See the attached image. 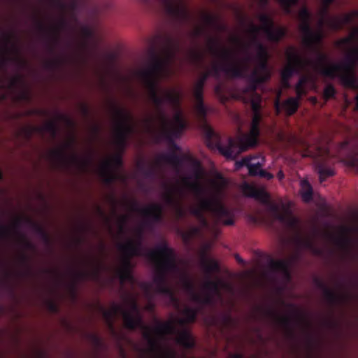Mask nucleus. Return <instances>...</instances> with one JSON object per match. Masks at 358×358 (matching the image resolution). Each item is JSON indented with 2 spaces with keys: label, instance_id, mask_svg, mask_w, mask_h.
Masks as SVG:
<instances>
[{
  "label": "nucleus",
  "instance_id": "9b49d317",
  "mask_svg": "<svg viewBox=\"0 0 358 358\" xmlns=\"http://www.w3.org/2000/svg\"><path fill=\"white\" fill-rule=\"evenodd\" d=\"M145 257L154 264H157L167 274L177 273L180 271L175 251L165 241L157 245L155 250H148L145 252Z\"/></svg>",
  "mask_w": 358,
  "mask_h": 358
},
{
  "label": "nucleus",
  "instance_id": "3c124183",
  "mask_svg": "<svg viewBox=\"0 0 358 358\" xmlns=\"http://www.w3.org/2000/svg\"><path fill=\"white\" fill-rule=\"evenodd\" d=\"M183 182L185 183V186L188 187L189 189H191L192 192H194L196 194H203V189L201 186L198 182H189V178H183Z\"/></svg>",
  "mask_w": 358,
  "mask_h": 358
},
{
  "label": "nucleus",
  "instance_id": "a18cd8bd",
  "mask_svg": "<svg viewBox=\"0 0 358 358\" xmlns=\"http://www.w3.org/2000/svg\"><path fill=\"white\" fill-rule=\"evenodd\" d=\"M213 294L206 293L202 296L199 294H195L194 295L193 301L203 305H211L213 303Z\"/></svg>",
  "mask_w": 358,
  "mask_h": 358
},
{
  "label": "nucleus",
  "instance_id": "4c0bfd02",
  "mask_svg": "<svg viewBox=\"0 0 358 358\" xmlns=\"http://www.w3.org/2000/svg\"><path fill=\"white\" fill-rule=\"evenodd\" d=\"M198 312L199 310L196 308L186 307L183 310L184 318L178 319L177 322L180 325L194 322L196 320Z\"/></svg>",
  "mask_w": 358,
  "mask_h": 358
},
{
  "label": "nucleus",
  "instance_id": "f257e3e1",
  "mask_svg": "<svg viewBox=\"0 0 358 358\" xmlns=\"http://www.w3.org/2000/svg\"><path fill=\"white\" fill-rule=\"evenodd\" d=\"M180 47L178 40L170 36L166 38L163 57L159 56L154 50L150 53V62L147 68L139 71V76L147 88L149 97L155 106L157 120L160 123L162 133L169 141L179 138L186 127V124L180 113L174 117V125L170 127V122L164 109L165 103L173 108H178L180 104V93L176 90H166L164 96H159L157 89L160 80L171 73V66L176 59Z\"/></svg>",
  "mask_w": 358,
  "mask_h": 358
},
{
  "label": "nucleus",
  "instance_id": "412c9836",
  "mask_svg": "<svg viewBox=\"0 0 358 358\" xmlns=\"http://www.w3.org/2000/svg\"><path fill=\"white\" fill-rule=\"evenodd\" d=\"M166 7V12L180 22L187 21L189 18V13L182 2V0H159Z\"/></svg>",
  "mask_w": 358,
  "mask_h": 358
},
{
  "label": "nucleus",
  "instance_id": "603ef678",
  "mask_svg": "<svg viewBox=\"0 0 358 358\" xmlns=\"http://www.w3.org/2000/svg\"><path fill=\"white\" fill-rule=\"evenodd\" d=\"M138 168L145 178H153L156 175V171L153 166L147 167L143 164H140Z\"/></svg>",
  "mask_w": 358,
  "mask_h": 358
},
{
  "label": "nucleus",
  "instance_id": "5fc2aeb1",
  "mask_svg": "<svg viewBox=\"0 0 358 358\" xmlns=\"http://www.w3.org/2000/svg\"><path fill=\"white\" fill-rule=\"evenodd\" d=\"M262 30V27H259L255 25L252 22L250 24V27L248 29V33L251 36L250 43L249 44L255 43V38H258V34L259 31ZM244 43H242V45Z\"/></svg>",
  "mask_w": 358,
  "mask_h": 358
},
{
  "label": "nucleus",
  "instance_id": "e433bc0d",
  "mask_svg": "<svg viewBox=\"0 0 358 358\" xmlns=\"http://www.w3.org/2000/svg\"><path fill=\"white\" fill-rule=\"evenodd\" d=\"M64 20H62L60 22L59 26H54L52 27L49 31L50 33V50L51 52L55 51V47L60 42V29L62 27H64L65 24Z\"/></svg>",
  "mask_w": 358,
  "mask_h": 358
},
{
  "label": "nucleus",
  "instance_id": "473e14b6",
  "mask_svg": "<svg viewBox=\"0 0 358 358\" xmlns=\"http://www.w3.org/2000/svg\"><path fill=\"white\" fill-rule=\"evenodd\" d=\"M12 50L17 55L16 57H7V56L2 55L1 52H0V54H1L0 64H1V66H6L8 62L12 61V62H15L20 67L24 66L27 64V62L20 57V55H20V49L14 43L12 45Z\"/></svg>",
  "mask_w": 358,
  "mask_h": 358
},
{
  "label": "nucleus",
  "instance_id": "423d86ee",
  "mask_svg": "<svg viewBox=\"0 0 358 358\" xmlns=\"http://www.w3.org/2000/svg\"><path fill=\"white\" fill-rule=\"evenodd\" d=\"M219 48V41L210 38L208 49L213 55L220 57L222 62L214 63L211 69L206 72H209L210 76H213L215 78H220V72H224L233 78H245V69L237 64L234 53L225 48H222L220 51Z\"/></svg>",
  "mask_w": 358,
  "mask_h": 358
},
{
  "label": "nucleus",
  "instance_id": "f3484780",
  "mask_svg": "<svg viewBox=\"0 0 358 358\" xmlns=\"http://www.w3.org/2000/svg\"><path fill=\"white\" fill-rule=\"evenodd\" d=\"M129 205L132 211L140 213L145 217L148 226L161 222L163 220L164 208L161 204L152 203L146 208H141L138 202L133 200L129 202Z\"/></svg>",
  "mask_w": 358,
  "mask_h": 358
},
{
  "label": "nucleus",
  "instance_id": "13d9d810",
  "mask_svg": "<svg viewBox=\"0 0 358 358\" xmlns=\"http://www.w3.org/2000/svg\"><path fill=\"white\" fill-rule=\"evenodd\" d=\"M200 228L198 227H192L189 231L185 233L182 236L185 241H189L194 236L200 233Z\"/></svg>",
  "mask_w": 358,
  "mask_h": 358
},
{
  "label": "nucleus",
  "instance_id": "69168bd1",
  "mask_svg": "<svg viewBox=\"0 0 358 358\" xmlns=\"http://www.w3.org/2000/svg\"><path fill=\"white\" fill-rule=\"evenodd\" d=\"M204 22L208 26H215L217 22V18L212 15H206L204 16Z\"/></svg>",
  "mask_w": 358,
  "mask_h": 358
},
{
  "label": "nucleus",
  "instance_id": "a211bd4d",
  "mask_svg": "<svg viewBox=\"0 0 358 358\" xmlns=\"http://www.w3.org/2000/svg\"><path fill=\"white\" fill-rule=\"evenodd\" d=\"M156 268V274L153 278V282L155 285L156 292L167 296L171 301L178 304V300L175 295L172 288L169 285L167 273L164 272L157 264H155Z\"/></svg>",
  "mask_w": 358,
  "mask_h": 358
},
{
  "label": "nucleus",
  "instance_id": "0e129e2a",
  "mask_svg": "<svg viewBox=\"0 0 358 358\" xmlns=\"http://www.w3.org/2000/svg\"><path fill=\"white\" fill-rule=\"evenodd\" d=\"M203 89L199 88L198 87L194 86V96L196 102L203 101Z\"/></svg>",
  "mask_w": 358,
  "mask_h": 358
},
{
  "label": "nucleus",
  "instance_id": "6e6d98bb",
  "mask_svg": "<svg viewBox=\"0 0 358 358\" xmlns=\"http://www.w3.org/2000/svg\"><path fill=\"white\" fill-rule=\"evenodd\" d=\"M24 81L22 76L18 74L10 78L9 82V87L10 88H16L20 85H24Z\"/></svg>",
  "mask_w": 358,
  "mask_h": 358
},
{
  "label": "nucleus",
  "instance_id": "338daca9",
  "mask_svg": "<svg viewBox=\"0 0 358 358\" xmlns=\"http://www.w3.org/2000/svg\"><path fill=\"white\" fill-rule=\"evenodd\" d=\"M256 176H259L260 178H266L267 180H271L273 178V175L265 170H264L262 168L259 169L257 172Z\"/></svg>",
  "mask_w": 358,
  "mask_h": 358
},
{
  "label": "nucleus",
  "instance_id": "6e6552de",
  "mask_svg": "<svg viewBox=\"0 0 358 358\" xmlns=\"http://www.w3.org/2000/svg\"><path fill=\"white\" fill-rule=\"evenodd\" d=\"M129 304L131 311L124 309L123 307H122L121 310V315L123 317L125 328L129 330H135L136 329L143 330V337L148 341L151 351L157 352L159 350L158 342L153 337L152 329L144 324L136 300L133 298L130 299Z\"/></svg>",
  "mask_w": 358,
  "mask_h": 358
},
{
  "label": "nucleus",
  "instance_id": "de8ad7c7",
  "mask_svg": "<svg viewBox=\"0 0 358 358\" xmlns=\"http://www.w3.org/2000/svg\"><path fill=\"white\" fill-rule=\"evenodd\" d=\"M303 191L301 193L302 199L305 202H310L313 199V188L307 181L303 182Z\"/></svg>",
  "mask_w": 358,
  "mask_h": 358
},
{
  "label": "nucleus",
  "instance_id": "c9c22d12",
  "mask_svg": "<svg viewBox=\"0 0 358 358\" xmlns=\"http://www.w3.org/2000/svg\"><path fill=\"white\" fill-rule=\"evenodd\" d=\"M296 241L299 246L310 250L314 255H320L322 254V250L316 247L314 241L311 238H304L299 234L296 238Z\"/></svg>",
  "mask_w": 358,
  "mask_h": 358
},
{
  "label": "nucleus",
  "instance_id": "c756f323",
  "mask_svg": "<svg viewBox=\"0 0 358 358\" xmlns=\"http://www.w3.org/2000/svg\"><path fill=\"white\" fill-rule=\"evenodd\" d=\"M99 174L102 178L103 182L110 185L117 180V175L112 170V164L110 161H104L99 168Z\"/></svg>",
  "mask_w": 358,
  "mask_h": 358
},
{
  "label": "nucleus",
  "instance_id": "f8f14e48",
  "mask_svg": "<svg viewBox=\"0 0 358 358\" xmlns=\"http://www.w3.org/2000/svg\"><path fill=\"white\" fill-rule=\"evenodd\" d=\"M112 108L117 119L115 125V143L121 150H124L127 145L129 136L134 131L133 126V117L124 108L119 107L115 102L112 103Z\"/></svg>",
  "mask_w": 358,
  "mask_h": 358
},
{
  "label": "nucleus",
  "instance_id": "09e8293b",
  "mask_svg": "<svg viewBox=\"0 0 358 358\" xmlns=\"http://www.w3.org/2000/svg\"><path fill=\"white\" fill-rule=\"evenodd\" d=\"M358 41V27L355 29L354 31L350 34L348 37L344 38L338 41V45H352L354 42Z\"/></svg>",
  "mask_w": 358,
  "mask_h": 358
},
{
  "label": "nucleus",
  "instance_id": "49530a36",
  "mask_svg": "<svg viewBox=\"0 0 358 358\" xmlns=\"http://www.w3.org/2000/svg\"><path fill=\"white\" fill-rule=\"evenodd\" d=\"M65 63V59L57 57L54 59L48 60L45 62V68L48 70L54 71Z\"/></svg>",
  "mask_w": 358,
  "mask_h": 358
},
{
  "label": "nucleus",
  "instance_id": "4be33fe9",
  "mask_svg": "<svg viewBox=\"0 0 358 358\" xmlns=\"http://www.w3.org/2000/svg\"><path fill=\"white\" fill-rule=\"evenodd\" d=\"M299 252H296L288 259H271L269 262L268 267L272 272L280 273L285 280H289L291 279L289 267L299 258Z\"/></svg>",
  "mask_w": 358,
  "mask_h": 358
},
{
  "label": "nucleus",
  "instance_id": "bb28decb",
  "mask_svg": "<svg viewBox=\"0 0 358 358\" xmlns=\"http://www.w3.org/2000/svg\"><path fill=\"white\" fill-rule=\"evenodd\" d=\"M327 25L334 31L342 29L345 25L350 24L353 20V16L351 14H345L341 17L328 16L327 18Z\"/></svg>",
  "mask_w": 358,
  "mask_h": 358
},
{
  "label": "nucleus",
  "instance_id": "1a4fd4ad",
  "mask_svg": "<svg viewBox=\"0 0 358 358\" xmlns=\"http://www.w3.org/2000/svg\"><path fill=\"white\" fill-rule=\"evenodd\" d=\"M143 231L141 229L138 231V238L136 241L129 240L124 244L119 245V250L124 254V257L122 262V266L117 271V275L121 284L127 281L132 282L134 277L131 273V258L134 256H144L145 252L142 246Z\"/></svg>",
  "mask_w": 358,
  "mask_h": 358
},
{
  "label": "nucleus",
  "instance_id": "2f4dec72",
  "mask_svg": "<svg viewBox=\"0 0 358 358\" xmlns=\"http://www.w3.org/2000/svg\"><path fill=\"white\" fill-rule=\"evenodd\" d=\"M103 317L105 319L109 329L111 330L113 333H115L113 324V319L115 315L118 313L121 314L122 306L113 304L111 309L106 310L103 308H101Z\"/></svg>",
  "mask_w": 358,
  "mask_h": 358
},
{
  "label": "nucleus",
  "instance_id": "5701e85b",
  "mask_svg": "<svg viewBox=\"0 0 358 358\" xmlns=\"http://www.w3.org/2000/svg\"><path fill=\"white\" fill-rule=\"evenodd\" d=\"M159 160L170 164L176 167L180 166L184 160H187L195 169L199 170L201 169V164L197 159L190 156L180 157L174 152L169 154L161 155L159 157Z\"/></svg>",
  "mask_w": 358,
  "mask_h": 358
},
{
  "label": "nucleus",
  "instance_id": "393cba45",
  "mask_svg": "<svg viewBox=\"0 0 358 358\" xmlns=\"http://www.w3.org/2000/svg\"><path fill=\"white\" fill-rule=\"evenodd\" d=\"M315 282L317 287L323 292L325 299L330 305L335 306L345 300L343 295L339 294L331 289L322 281L317 279Z\"/></svg>",
  "mask_w": 358,
  "mask_h": 358
},
{
  "label": "nucleus",
  "instance_id": "2eb2a0df",
  "mask_svg": "<svg viewBox=\"0 0 358 358\" xmlns=\"http://www.w3.org/2000/svg\"><path fill=\"white\" fill-rule=\"evenodd\" d=\"M259 20L262 22V31L264 33L268 41L278 43L286 36L287 29L282 26H275L273 20L267 14H261Z\"/></svg>",
  "mask_w": 358,
  "mask_h": 358
},
{
  "label": "nucleus",
  "instance_id": "aec40b11",
  "mask_svg": "<svg viewBox=\"0 0 358 358\" xmlns=\"http://www.w3.org/2000/svg\"><path fill=\"white\" fill-rule=\"evenodd\" d=\"M164 187L166 192L163 194V199L165 203L175 210L179 217H183L185 211L181 206L180 199L177 196L178 195L180 196L182 194V190L178 187L169 186L166 184L164 185Z\"/></svg>",
  "mask_w": 358,
  "mask_h": 358
},
{
  "label": "nucleus",
  "instance_id": "7c9ffc66",
  "mask_svg": "<svg viewBox=\"0 0 358 358\" xmlns=\"http://www.w3.org/2000/svg\"><path fill=\"white\" fill-rule=\"evenodd\" d=\"M99 273V270L96 269L93 273H89L85 271H76L73 273L75 280L69 285V289L71 294L73 298H76V290H77V282L79 280H85L88 278L90 276L98 277Z\"/></svg>",
  "mask_w": 358,
  "mask_h": 358
},
{
  "label": "nucleus",
  "instance_id": "72a5a7b5",
  "mask_svg": "<svg viewBox=\"0 0 358 358\" xmlns=\"http://www.w3.org/2000/svg\"><path fill=\"white\" fill-rule=\"evenodd\" d=\"M299 19L301 22L299 30L301 32L308 31L311 27L312 14L306 7H303L299 12Z\"/></svg>",
  "mask_w": 358,
  "mask_h": 358
},
{
  "label": "nucleus",
  "instance_id": "0eeeda50",
  "mask_svg": "<svg viewBox=\"0 0 358 358\" xmlns=\"http://www.w3.org/2000/svg\"><path fill=\"white\" fill-rule=\"evenodd\" d=\"M204 210L212 214L216 223L227 226H231L234 224V211L217 196L201 199L199 208H192L190 213L198 219L203 215Z\"/></svg>",
  "mask_w": 358,
  "mask_h": 358
},
{
  "label": "nucleus",
  "instance_id": "20e7f679",
  "mask_svg": "<svg viewBox=\"0 0 358 358\" xmlns=\"http://www.w3.org/2000/svg\"><path fill=\"white\" fill-rule=\"evenodd\" d=\"M251 45L257 49L256 59L257 64L250 73L248 74L245 72V78L247 81H250V88L255 90L258 88L259 85L267 82L271 78V73L268 64V50L259 38H255V43H253L243 45V49L245 52L243 62L245 67L252 61V56L249 53V48Z\"/></svg>",
  "mask_w": 358,
  "mask_h": 358
},
{
  "label": "nucleus",
  "instance_id": "052dcab7",
  "mask_svg": "<svg viewBox=\"0 0 358 358\" xmlns=\"http://www.w3.org/2000/svg\"><path fill=\"white\" fill-rule=\"evenodd\" d=\"M210 77V73L209 72H204L201 74L198 81L196 83L194 86L198 87L199 88L203 89L205 84Z\"/></svg>",
  "mask_w": 358,
  "mask_h": 358
},
{
  "label": "nucleus",
  "instance_id": "c03bdc74",
  "mask_svg": "<svg viewBox=\"0 0 358 358\" xmlns=\"http://www.w3.org/2000/svg\"><path fill=\"white\" fill-rule=\"evenodd\" d=\"M280 5L283 7L285 11L289 14L292 11V7L298 3L299 0H278ZM262 5H267L268 0H260Z\"/></svg>",
  "mask_w": 358,
  "mask_h": 358
},
{
  "label": "nucleus",
  "instance_id": "7ed1b4c3",
  "mask_svg": "<svg viewBox=\"0 0 358 358\" xmlns=\"http://www.w3.org/2000/svg\"><path fill=\"white\" fill-rule=\"evenodd\" d=\"M259 127L260 125L251 124L249 134L239 136L237 139L229 137L227 145L221 143L219 135L210 127L206 128L205 135L209 147H215L226 158L234 159L241 153L257 143L260 136Z\"/></svg>",
  "mask_w": 358,
  "mask_h": 358
},
{
  "label": "nucleus",
  "instance_id": "b1692460",
  "mask_svg": "<svg viewBox=\"0 0 358 358\" xmlns=\"http://www.w3.org/2000/svg\"><path fill=\"white\" fill-rule=\"evenodd\" d=\"M264 313L266 316L273 319L277 324L282 327L289 335H294V319L292 317L280 315L277 312L272 309L266 310Z\"/></svg>",
  "mask_w": 358,
  "mask_h": 358
},
{
  "label": "nucleus",
  "instance_id": "a19ab883",
  "mask_svg": "<svg viewBox=\"0 0 358 358\" xmlns=\"http://www.w3.org/2000/svg\"><path fill=\"white\" fill-rule=\"evenodd\" d=\"M203 287L208 294H219L220 290V281L213 280L210 278H208V280L203 285Z\"/></svg>",
  "mask_w": 358,
  "mask_h": 358
},
{
  "label": "nucleus",
  "instance_id": "f704fd0d",
  "mask_svg": "<svg viewBox=\"0 0 358 358\" xmlns=\"http://www.w3.org/2000/svg\"><path fill=\"white\" fill-rule=\"evenodd\" d=\"M201 264L203 267L208 278H210L213 273H218L220 271V265L215 259H208L203 253L201 258Z\"/></svg>",
  "mask_w": 358,
  "mask_h": 358
},
{
  "label": "nucleus",
  "instance_id": "ea45409f",
  "mask_svg": "<svg viewBox=\"0 0 358 358\" xmlns=\"http://www.w3.org/2000/svg\"><path fill=\"white\" fill-rule=\"evenodd\" d=\"M21 222L22 220L20 218H17L15 221V222L13 223V232H15V234H16L19 236L20 243L22 244L25 249L33 250L34 248V245L26 238L24 234H21L19 231V228L20 227Z\"/></svg>",
  "mask_w": 358,
  "mask_h": 358
},
{
  "label": "nucleus",
  "instance_id": "e2e57ef3",
  "mask_svg": "<svg viewBox=\"0 0 358 358\" xmlns=\"http://www.w3.org/2000/svg\"><path fill=\"white\" fill-rule=\"evenodd\" d=\"M13 230L10 227L2 225L0 227V238H8L10 236Z\"/></svg>",
  "mask_w": 358,
  "mask_h": 358
},
{
  "label": "nucleus",
  "instance_id": "9d476101",
  "mask_svg": "<svg viewBox=\"0 0 358 358\" xmlns=\"http://www.w3.org/2000/svg\"><path fill=\"white\" fill-rule=\"evenodd\" d=\"M75 143L76 138L73 136L62 148L52 150L50 157L60 166H75L80 171H85L92 162L91 158H81L75 152L71 155L66 153V150H73Z\"/></svg>",
  "mask_w": 358,
  "mask_h": 358
},
{
  "label": "nucleus",
  "instance_id": "680f3d73",
  "mask_svg": "<svg viewBox=\"0 0 358 358\" xmlns=\"http://www.w3.org/2000/svg\"><path fill=\"white\" fill-rule=\"evenodd\" d=\"M295 92L296 94V99H298V101L300 102L303 96L306 95L307 94V89L306 87L304 86H296L294 87Z\"/></svg>",
  "mask_w": 358,
  "mask_h": 358
},
{
  "label": "nucleus",
  "instance_id": "864d4df0",
  "mask_svg": "<svg viewBox=\"0 0 358 358\" xmlns=\"http://www.w3.org/2000/svg\"><path fill=\"white\" fill-rule=\"evenodd\" d=\"M195 110L197 115L202 120H205L207 115V108L203 101L196 102Z\"/></svg>",
  "mask_w": 358,
  "mask_h": 358
},
{
  "label": "nucleus",
  "instance_id": "6ab92c4d",
  "mask_svg": "<svg viewBox=\"0 0 358 358\" xmlns=\"http://www.w3.org/2000/svg\"><path fill=\"white\" fill-rule=\"evenodd\" d=\"M265 164V158L261 154L248 155L235 163L236 169H240L245 166L250 176H256L257 172L263 168Z\"/></svg>",
  "mask_w": 358,
  "mask_h": 358
},
{
  "label": "nucleus",
  "instance_id": "a878e982",
  "mask_svg": "<svg viewBox=\"0 0 358 358\" xmlns=\"http://www.w3.org/2000/svg\"><path fill=\"white\" fill-rule=\"evenodd\" d=\"M250 81H248V85L243 90V92L248 95L252 113H262V96L257 92V89L252 90L250 88Z\"/></svg>",
  "mask_w": 358,
  "mask_h": 358
},
{
  "label": "nucleus",
  "instance_id": "79ce46f5",
  "mask_svg": "<svg viewBox=\"0 0 358 358\" xmlns=\"http://www.w3.org/2000/svg\"><path fill=\"white\" fill-rule=\"evenodd\" d=\"M203 54L195 49H192L188 51L187 57L190 63L194 65H201L203 60Z\"/></svg>",
  "mask_w": 358,
  "mask_h": 358
},
{
  "label": "nucleus",
  "instance_id": "f03ea898",
  "mask_svg": "<svg viewBox=\"0 0 358 358\" xmlns=\"http://www.w3.org/2000/svg\"><path fill=\"white\" fill-rule=\"evenodd\" d=\"M320 73L329 78H338L346 87L358 90V78L355 70L358 67V46L352 48L345 59L338 63H330L329 56L319 52L316 64ZM355 109L358 110V92L356 96Z\"/></svg>",
  "mask_w": 358,
  "mask_h": 358
},
{
  "label": "nucleus",
  "instance_id": "c85d7f7f",
  "mask_svg": "<svg viewBox=\"0 0 358 358\" xmlns=\"http://www.w3.org/2000/svg\"><path fill=\"white\" fill-rule=\"evenodd\" d=\"M315 169L319 175L320 183H322L327 178L335 175V171L325 158L315 162Z\"/></svg>",
  "mask_w": 358,
  "mask_h": 358
},
{
  "label": "nucleus",
  "instance_id": "58836bf2",
  "mask_svg": "<svg viewBox=\"0 0 358 358\" xmlns=\"http://www.w3.org/2000/svg\"><path fill=\"white\" fill-rule=\"evenodd\" d=\"M300 102L298 99L294 97H289L282 103V108L287 115L294 114L298 110Z\"/></svg>",
  "mask_w": 358,
  "mask_h": 358
},
{
  "label": "nucleus",
  "instance_id": "4468645a",
  "mask_svg": "<svg viewBox=\"0 0 358 358\" xmlns=\"http://www.w3.org/2000/svg\"><path fill=\"white\" fill-rule=\"evenodd\" d=\"M156 327L154 329L155 333L159 335H170L178 333L176 342L186 349H191L194 346V342L189 331L187 329L178 331L176 329L175 322L169 320L161 322L157 318L155 319Z\"/></svg>",
  "mask_w": 358,
  "mask_h": 358
},
{
  "label": "nucleus",
  "instance_id": "39448f33",
  "mask_svg": "<svg viewBox=\"0 0 358 358\" xmlns=\"http://www.w3.org/2000/svg\"><path fill=\"white\" fill-rule=\"evenodd\" d=\"M243 189L248 196L254 198L264 204L275 220L291 229L299 231V221L292 215L289 206L283 203L278 204L271 202L269 194L264 189H258L246 184Z\"/></svg>",
  "mask_w": 358,
  "mask_h": 358
},
{
  "label": "nucleus",
  "instance_id": "bf43d9fd",
  "mask_svg": "<svg viewBox=\"0 0 358 358\" xmlns=\"http://www.w3.org/2000/svg\"><path fill=\"white\" fill-rule=\"evenodd\" d=\"M106 161L111 162L112 170L115 168H120L122 166V159L120 154L115 155L111 159H107Z\"/></svg>",
  "mask_w": 358,
  "mask_h": 358
},
{
  "label": "nucleus",
  "instance_id": "dca6fc26",
  "mask_svg": "<svg viewBox=\"0 0 358 358\" xmlns=\"http://www.w3.org/2000/svg\"><path fill=\"white\" fill-rule=\"evenodd\" d=\"M324 24H327V20L324 17H322L318 22L319 28L317 30L314 31L311 27L309 28L308 31H304L301 32L303 36V44L308 48L317 53V57L315 61H318L319 52H322L319 50V46L322 43L324 38V33L322 29Z\"/></svg>",
  "mask_w": 358,
  "mask_h": 358
},
{
  "label": "nucleus",
  "instance_id": "4d7b16f0",
  "mask_svg": "<svg viewBox=\"0 0 358 358\" xmlns=\"http://www.w3.org/2000/svg\"><path fill=\"white\" fill-rule=\"evenodd\" d=\"M336 94V90L332 85H327L323 92V96L326 101L329 100L331 98L334 97Z\"/></svg>",
  "mask_w": 358,
  "mask_h": 358
},
{
  "label": "nucleus",
  "instance_id": "774afa93",
  "mask_svg": "<svg viewBox=\"0 0 358 358\" xmlns=\"http://www.w3.org/2000/svg\"><path fill=\"white\" fill-rule=\"evenodd\" d=\"M215 93L219 98L221 99L222 102H224L227 101V97L224 95L222 92V87L220 85H217L215 87Z\"/></svg>",
  "mask_w": 358,
  "mask_h": 358
},
{
  "label": "nucleus",
  "instance_id": "ddd939ff",
  "mask_svg": "<svg viewBox=\"0 0 358 358\" xmlns=\"http://www.w3.org/2000/svg\"><path fill=\"white\" fill-rule=\"evenodd\" d=\"M287 57L288 64L281 72L282 80L286 87H289V80L294 74H300L308 67H311L320 73V69L316 66L317 61L303 58L294 47H291L287 51Z\"/></svg>",
  "mask_w": 358,
  "mask_h": 358
},
{
  "label": "nucleus",
  "instance_id": "8fccbe9b",
  "mask_svg": "<svg viewBox=\"0 0 358 358\" xmlns=\"http://www.w3.org/2000/svg\"><path fill=\"white\" fill-rule=\"evenodd\" d=\"M25 221L38 236H42V234L46 231L45 228L41 224L34 222L31 219L26 218Z\"/></svg>",
  "mask_w": 358,
  "mask_h": 358
},
{
  "label": "nucleus",
  "instance_id": "cd10ccee",
  "mask_svg": "<svg viewBox=\"0 0 358 358\" xmlns=\"http://www.w3.org/2000/svg\"><path fill=\"white\" fill-rule=\"evenodd\" d=\"M34 131L39 134L48 132L50 134L52 138H55L58 134L59 128L56 122L50 121L41 127H33L28 128L26 131L27 137L31 138Z\"/></svg>",
  "mask_w": 358,
  "mask_h": 358
},
{
  "label": "nucleus",
  "instance_id": "37998d69",
  "mask_svg": "<svg viewBox=\"0 0 358 358\" xmlns=\"http://www.w3.org/2000/svg\"><path fill=\"white\" fill-rule=\"evenodd\" d=\"M181 282L183 289L191 296L192 299H194V295L197 294L195 291V287L192 280L187 275H183L181 278Z\"/></svg>",
  "mask_w": 358,
  "mask_h": 358
}]
</instances>
